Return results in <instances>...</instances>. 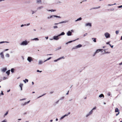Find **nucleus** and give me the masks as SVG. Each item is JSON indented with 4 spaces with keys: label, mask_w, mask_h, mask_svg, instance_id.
Segmentation results:
<instances>
[{
    "label": "nucleus",
    "mask_w": 122,
    "mask_h": 122,
    "mask_svg": "<svg viewBox=\"0 0 122 122\" xmlns=\"http://www.w3.org/2000/svg\"><path fill=\"white\" fill-rule=\"evenodd\" d=\"M65 34V33H64V32H62L61 34H60L59 35H58V36H60L62 35H64Z\"/></svg>",
    "instance_id": "obj_22"
},
{
    "label": "nucleus",
    "mask_w": 122,
    "mask_h": 122,
    "mask_svg": "<svg viewBox=\"0 0 122 122\" xmlns=\"http://www.w3.org/2000/svg\"><path fill=\"white\" fill-rule=\"evenodd\" d=\"M92 40H93V41L94 42H96V38H92Z\"/></svg>",
    "instance_id": "obj_24"
},
{
    "label": "nucleus",
    "mask_w": 122,
    "mask_h": 122,
    "mask_svg": "<svg viewBox=\"0 0 122 122\" xmlns=\"http://www.w3.org/2000/svg\"><path fill=\"white\" fill-rule=\"evenodd\" d=\"M1 95H4V93H3V91H1Z\"/></svg>",
    "instance_id": "obj_44"
},
{
    "label": "nucleus",
    "mask_w": 122,
    "mask_h": 122,
    "mask_svg": "<svg viewBox=\"0 0 122 122\" xmlns=\"http://www.w3.org/2000/svg\"><path fill=\"white\" fill-rule=\"evenodd\" d=\"M64 98V97H61L60 100H62Z\"/></svg>",
    "instance_id": "obj_41"
},
{
    "label": "nucleus",
    "mask_w": 122,
    "mask_h": 122,
    "mask_svg": "<svg viewBox=\"0 0 122 122\" xmlns=\"http://www.w3.org/2000/svg\"><path fill=\"white\" fill-rule=\"evenodd\" d=\"M59 100H58L56 102H55V103L56 104H58V102H59Z\"/></svg>",
    "instance_id": "obj_52"
},
{
    "label": "nucleus",
    "mask_w": 122,
    "mask_h": 122,
    "mask_svg": "<svg viewBox=\"0 0 122 122\" xmlns=\"http://www.w3.org/2000/svg\"><path fill=\"white\" fill-rule=\"evenodd\" d=\"M43 8V7L42 6H39L37 8V10H40L42 9V8Z\"/></svg>",
    "instance_id": "obj_13"
},
{
    "label": "nucleus",
    "mask_w": 122,
    "mask_h": 122,
    "mask_svg": "<svg viewBox=\"0 0 122 122\" xmlns=\"http://www.w3.org/2000/svg\"><path fill=\"white\" fill-rule=\"evenodd\" d=\"M119 31H116L115 32L116 33V34L117 35L119 33Z\"/></svg>",
    "instance_id": "obj_39"
},
{
    "label": "nucleus",
    "mask_w": 122,
    "mask_h": 122,
    "mask_svg": "<svg viewBox=\"0 0 122 122\" xmlns=\"http://www.w3.org/2000/svg\"><path fill=\"white\" fill-rule=\"evenodd\" d=\"M37 72H42V71H40L39 70H37Z\"/></svg>",
    "instance_id": "obj_47"
},
{
    "label": "nucleus",
    "mask_w": 122,
    "mask_h": 122,
    "mask_svg": "<svg viewBox=\"0 0 122 122\" xmlns=\"http://www.w3.org/2000/svg\"><path fill=\"white\" fill-rule=\"evenodd\" d=\"M58 3H61V1H59L58 2Z\"/></svg>",
    "instance_id": "obj_62"
},
{
    "label": "nucleus",
    "mask_w": 122,
    "mask_h": 122,
    "mask_svg": "<svg viewBox=\"0 0 122 122\" xmlns=\"http://www.w3.org/2000/svg\"><path fill=\"white\" fill-rule=\"evenodd\" d=\"M30 102V100H29V101H28L27 102H25L24 103H22L21 104V105L22 106H25L27 104H28Z\"/></svg>",
    "instance_id": "obj_11"
},
{
    "label": "nucleus",
    "mask_w": 122,
    "mask_h": 122,
    "mask_svg": "<svg viewBox=\"0 0 122 122\" xmlns=\"http://www.w3.org/2000/svg\"><path fill=\"white\" fill-rule=\"evenodd\" d=\"M72 32L70 31H68L67 33V35L68 36H71V35Z\"/></svg>",
    "instance_id": "obj_10"
},
{
    "label": "nucleus",
    "mask_w": 122,
    "mask_h": 122,
    "mask_svg": "<svg viewBox=\"0 0 122 122\" xmlns=\"http://www.w3.org/2000/svg\"><path fill=\"white\" fill-rule=\"evenodd\" d=\"M26 24H24V25L22 24L20 26L21 27H23V26H26Z\"/></svg>",
    "instance_id": "obj_42"
},
{
    "label": "nucleus",
    "mask_w": 122,
    "mask_h": 122,
    "mask_svg": "<svg viewBox=\"0 0 122 122\" xmlns=\"http://www.w3.org/2000/svg\"><path fill=\"white\" fill-rule=\"evenodd\" d=\"M47 10L48 11H51V12H52L55 11H56V10H55L53 9L51 10Z\"/></svg>",
    "instance_id": "obj_15"
},
{
    "label": "nucleus",
    "mask_w": 122,
    "mask_h": 122,
    "mask_svg": "<svg viewBox=\"0 0 122 122\" xmlns=\"http://www.w3.org/2000/svg\"><path fill=\"white\" fill-rule=\"evenodd\" d=\"M76 40H73V41H69L68 42L66 43V44H67L68 43H71L72 42V41H76Z\"/></svg>",
    "instance_id": "obj_30"
},
{
    "label": "nucleus",
    "mask_w": 122,
    "mask_h": 122,
    "mask_svg": "<svg viewBox=\"0 0 122 122\" xmlns=\"http://www.w3.org/2000/svg\"><path fill=\"white\" fill-rule=\"evenodd\" d=\"M31 40L32 41L35 40V41H38L39 40V39L37 38H35L31 39Z\"/></svg>",
    "instance_id": "obj_17"
},
{
    "label": "nucleus",
    "mask_w": 122,
    "mask_h": 122,
    "mask_svg": "<svg viewBox=\"0 0 122 122\" xmlns=\"http://www.w3.org/2000/svg\"><path fill=\"white\" fill-rule=\"evenodd\" d=\"M96 107H95L94 108H93L92 109V111L96 109Z\"/></svg>",
    "instance_id": "obj_43"
},
{
    "label": "nucleus",
    "mask_w": 122,
    "mask_h": 122,
    "mask_svg": "<svg viewBox=\"0 0 122 122\" xmlns=\"http://www.w3.org/2000/svg\"><path fill=\"white\" fill-rule=\"evenodd\" d=\"M6 122V121L5 120H4L3 121L1 122Z\"/></svg>",
    "instance_id": "obj_58"
},
{
    "label": "nucleus",
    "mask_w": 122,
    "mask_h": 122,
    "mask_svg": "<svg viewBox=\"0 0 122 122\" xmlns=\"http://www.w3.org/2000/svg\"><path fill=\"white\" fill-rule=\"evenodd\" d=\"M6 78L5 77H4L3 78V80H5Z\"/></svg>",
    "instance_id": "obj_63"
},
{
    "label": "nucleus",
    "mask_w": 122,
    "mask_h": 122,
    "mask_svg": "<svg viewBox=\"0 0 122 122\" xmlns=\"http://www.w3.org/2000/svg\"><path fill=\"white\" fill-rule=\"evenodd\" d=\"M85 26H89L91 27L92 26V24L91 23H86L85 25Z\"/></svg>",
    "instance_id": "obj_6"
},
{
    "label": "nucleus",
    "mask_w": 122,
    "mask_h": 122,
    "mask_svg": "<svg viewBox=\"0 0 122 122\" xmlns=\"http://www.w3.org/2000/svg\"><path fill=\"white\" fill-rule=\"evenodd\" d=\"M104 35L106 38H108L110 37V34L107 32L105 33L104 34Z\"/></svg>",
    "instance_id": "obj_3"
},
{
    "label": "nucleus",
    "mask_w": 122,
    "mask_h": 122,
    "mask_svg": "<svg viewBox=\"0 0 122 122\" xmlns=\"http://www.w3.org/2000/svg\"><path fill=\"white\" fill-rule=\"evenodd\" d=\"M93 112V111H92V110H91L89 112V113L91 115L92 114Z\"/></svg>",
    "instance_id": "obj_31"
},
{
    "label": "nucleus",
    "mask_w": 122,
    "mask_h": 122,
    "mask_svg": "<svg viewBox=\"0 0 122 122\" xmlns=\"http://www.w3.org/2000/svg\"><path fill=\"white\" fill-rule=\"evenodd\" d=\"M31 11H32V14H33L34 13H35L36 12V11L32 10Z\"/></svg>",
    "instance_id": "obj_34"
},
{
    "label": "nucleus",
    "mask_w": 122,
    "mask_h": 122,
    "mask_svg": "<svg viewBox=\"0 0 122 122\" xmlns=\"http://www.w3.org/2000/svg\"><path fill=\"white\" fill-rule=\"evenodd\" d=\"M0 55H1V57L2 59H4V57L3 52H1L0 54Z\"/></svg>",
    "instance_id": "obj_9"
},
{
    "label": "nucleus",
    "mask_w": 122,
    "mask_h": 122,
    "mask_svg": "<svg viewBox=\"0 0 122 122\" xmlns=\"http://www.w3.org/2000/svg\"><path fill=\"white\" fill-rule=\"evenodd\" d=\"M120 113V112H118V113L117 114H116V116H117Z\"/></svg>",
    "instance_id": "obj_57"
},
{
    "label": "nucleus",
    "mask_w": 122,
    "mask_h": 122,
    "mask_svg": "<svg viewBox=\"0 0 122 122\" xmlns=\"http://www.w3.org/2000/svg\"><path fill=\"white\" fill-rule=\"evenodd\" d=\"M118 8H121L122 7V5H121V6H118Z\"/></svg>",
    "instance_id": "obj_51"
},
{
    "label": "nucleus",
    "mask_w": 122,
    "mask_h": 122,
    "mask_svg": "<svg viewBox=\"0 0 122 122\" xmlns=\"http://www.w3.org/2000/svg\"><path fill=\"white\" fill-rule=\"evenodd\" d=\"M53 92H50V94H52V93H53Z\"/></svg>",
    "instance_id": "obj_56"
},
{
    "label": "nucleus",
    "mask_w": 122,
    "mask_h": 122,
    "mask_svg": "<svg viewBox=\"0 0 122 122\" xmlns=\"http://www.w3.org/2000/svg\"><path fill=\"white\" fill-rule=\"evenodd\" d=\"M68 22V20H65L64 21H62L61 22H59L58 23H55L54 24L55 25H58L59 24H60L63 23H66Z\"/></svg>",
    "instance_id": "obj_5"
},
{
    "label": "nucleus",
    "mask_w": 122,
    "mask_h": 122,
    "mask_svg": "<svg viewBox=\"0 0 122 122\" xmlns=\"http://www.w3.org/2000/svg\"><path fill=\"white\" fill-rule=\"evenodd\" d=\"M5 56L6 57H9L10 56L8 54H7L5 55Z\"/></svg>",
    "instance_id": "obj_37"
},
{
    "label": "nucleus",
    "mask_w": 122,
    "mask_h": 122,
    "mask_svg": "<svg viewBox=\"0 0 122 122\" xmlns=\"http://www.w3.org/2000/svg\"><path fill=\"white\" fill-rule=\"evenodd\" d=\"M30 23H29L28 24H27L26 25L27 26H28L29 25H30Z\"/></svg>",
    "instance_id": "obj_55"
},
{
    "label": "nucleus",
    "mask_w": 122,
    "mask_h": 122,
    "mask_svg": "<svg viewBox=\"0 0 122 122\" xmlns=\"http://www.w3.org/2000/svg\"><path fill=\"white\" fill-rule=\"evenodd\" d=\"M46 94V93L43 94V95H41V96H39V97H38V98H39L41 97H42V96H44V95H45V94Z\"/></svg>",
    "instance_id": "obj_40"
},
{
    "label": "nucleus",
    "mask_w": 122,
    "mask_h": 122,
    "mask_svg": "<svg viewBox=\"0 0 122 122\" xmlns=\"http://www.w3.org/2000/svg\"><path fill=\"white\" fill-rule=\"evenodd\" d=\"M43 61L41 60H39L38 62V64L39 65H41L44 62Z\"/></svg>",
    "instance_id": "obj_12"
},
{
    "label": "nucleus",
    "mask_w": 122,
    "mask_h": 122,
    "mask_svg": "<svg viewBox=\"0 0 122 122\" xmlns=\"http://www.w3.org/2000/svg\"><path fill=\"white\" fill-rule=\"evenodd\" d=\"M29 41H28L26 40H25L23 41L20 44V45L21 46H26L28 45V43Z\"/></svg>",
    "instance_id": "obj_2"
},
{
    "label": "nucleus",
    "mask_w": 122,
    "mask_h": 122,
    "mask_svg": "<svg viewBox=\"0 0 122 122\" xmlns=\"http://www.w3.org/2000/svg\"><path fill=\"white\" fill-rule=\"evenodd\" d=\"M9 43V42L8 41H1L0 42V44H2L3 43Z\"/></svg>",
    "instance_id": "obj_20"
},
{
    "label": "nucleus",
    "mask_w": 122,
    "mask_h": 122,
    "mask_svg": "<svg viewBox=\"0 0 122 122\" xmlns=\"http://www.w3.org/2000/svg\"><path fill=\"white\" fill-rule=\"evenodd\" d=\"M67 116H68V115H67V114H66L65 115L61 117V118H60V119L61 120L62 119L64 118L65 117Z\"/></svg>",
    "instance_id": "obj_14"
},
{
    "label": "nucleus",
    "mask_w": 122,
    "mask_h": 122,
    "mask_svg": "<svg viewBox=\"0 0 122 122\" xmlns=\"http://www.w3.org/2000/svg\"><path fill=\"white\" fill-rule=\"evenodd\" d=\"M110 53V52H105V53L106 54H109Z\"/></svg>",
    "instance_id": "obj_53"
},
{
    "label": "nucleus",
    "mask_w": 122,
    "mask_h": 122,
    "mask_svg": "<svg viewBox=\"0 0 122 122\" xmlns=\"http://www.w3.org/2000/svg\"><path fill=\"white\" fill-rule=\"evenodd\" d=\"M82 46L81 44H79L77 45L72 48V49H76L78 48H79Z\"/></svg>",
    "instance_id": "obj_4"
},
{
    "label": "nucleus",
    "mask_w": 122,
    "mask_h": 122,
    "mask_svg": "<svg viewBox=\"0 0 122 122\" xmlns=\"http://www.w3.org/2000/svg\"><path fill=\"white\" fill-rule=\"evenodd\" d=\"M53 28L54 29L57 28H58V26L56 25H55L53 26Z\"/></svg>",
    "instance_id": "obj_38"
},
{
    "label": "nucleus",
    "mask_w": 122,
    "mask_h": 122,
    "mask_svg": "<svg viewBox=\"0 0 122 122\" xmlns=\"http://www.w3.org/2000/svg\"><path fill=\"white\" fill-rule=\"evenodd\" d=\"M59 36H58V35L57 36H54L53 37V39L56 40H58L59 39Z\"/></svg>",
    "instance_id": "obj_8"
},
{
    "label": "nucleus",
    "mask_w": 122,
    "mask_h": 122,
    "mask_svg": "<svg viewBox=\"0 0 122 122\" xmlns=\"http://www.w3.org/2000/svg\"><path fill=\"white\" fill-rule=\"evenodd\" d=\"M91 115L89 114V113H87V114L86 116V117H88L90 115Z\"/></svg>",
    "instance_id": "obj_33"
},
{
    "label": "nucleus",
    "mask_w": 122,
    "mask_h": 122,
    "mask_svg": "<svg viewBox=\"0 0 122 122\" xmlns=\"http://www.w3.org/2000/svg\"><path fill=\"white\" fill-rule=\"evenodd\" d=\"M14 69L12 68L11 69V71L12 73H13L14 72Z\"/></svg>",
    "instance_id": "obj_36"
},
{
    "label": "nucleus",
    "mask_w": 122,
    "mask_h": 122,
    "mask_svg": "<svg viewBox=\"0 0 122 122\" xmlns=\"http://www.w3.org/2000/svg\"><path fill=\"white\" fill-rule=\"evenodd\" d=\"M45 38L46 39H48V37H45Z\"/></svg>",
    "instance_id": "obj_64"
},
{
    "label": "nucleus",
    "mask_w": 122,
    "mask_h": 122,
    "mask_svg": "<svg viewBox=\"0 0 122 122\" xmlns=\"http://www.w3.org/2000/svg\"><path fill=\"white\" fill-rule=\"evenodd\" d=\"M110 42H108L106 43V44H108L109 45V44H110L109 43Z\"/></svg>",
    "instance_id": "obj_54"
},
{
    "label": "nucleus",
    "mask_w": 122,
    "mask_h": 122,
    "mask_svg": "<svg viewBox=\"0 0 122 122\" xmlns=\"http://www.w3.org/2000/svg\"><path fill=\"white\" fill-rule=\"evenodd\" d=\"M51 57H49V58H47V60H45L44 61V62H46V61H47V60H49L50 59H51Z\"/></svg>",
    "instance_id": "obj_32"
},
{
    "label": "nucleus",
    "mask_w": 122,
    "mask_h": 122,
    "mask_svg": "<svg viewBox=\"0 0 122 122\" xmlns=\"http://www.w3.org/2000/svg\"><path fill=\"white\" fill-rule=\"evenodd\" d=\"M107 95L108 96H110V92H108L107 94Z\"/></svg>",
    "instance_id": "obj_50"
},
{
    "label": "nucleus",
    "mask_w": 122,
    "mask_h": 122,
    "mask_svg": "<svg viewBox=\"0 0 122 122\" xmlns=\"http://www.w3.org/2000/svg\"><path fill=\"white\" fill-rule=\"evenodd\" d=\"M87 35V33H85V34H84L83 35V36L84 37H85V36H86Z\"/></svg>",
    "instance_id": "obj_48"
},
{
    "label": "nucleus",
    "mask_w": 122,
    "mask_h": 122,
    "mask_svg": "<svg viewBox=\"0 0 122 122\" xmlns=\"http://www.w3.org/2000/svg\"><path fill=\"white\" fill-rule=\"evenodd\" d=\"M115 112H119V110L118 108H116L115 109Z\"/></svg>",
    "instance_id": "obj_19"
},
{
    "label": "nucleus",
    "mask_w": 122,
    "mask_h": 122,
    "mask_svg": "<svg viewBox=\"0 0 122 122\" xmlns=\"http://www.w3.org/2000/svg\"><path fill=\"white\" fill-rule=\"evenodd\" d=\"M8 113V111H7L6 112V113L4 114V117H5V116L7 115Z\"/></svg>",
    "instance_id": "obj_35"
},
{
    "label": "nucleus",
    "mask_w": 122,
    "mask_h": 122,
    "mask_svg": "<svg viewBox=\"0 0 122 122\" xmlns=\"http://www.w3.org/2000/svg\"><path fill=\"white\" fill-rule=\"evenodd\" d=\"M109 45L110 46H111V47L112 48H113V45L111 46V44H109Z\"/></svg>",
    "instance_id": "obj_45"
},
{
    "label": "nucleus",
    "mask_w": 122,
    "mask_h": 122,
    "mask_svg": "<svg viewBox=\"0 0 122 122\" xmlns=\"http://www.w3.org/2000/svg\"><path fill=\"white\" fill-rule=\"evenodd\" d=\"M99 97L100 98H101L102 97L104 98V96L103 94H102L99 96Z\"/></svg>",
    "instance_id": "obj_18"
},
{
    "label": "nucleus",
    "mask_w": 122,
    "mask_h": 122,
    "mask_svg": "<svg viewBox=\"0 0 122 122\" xmlns=\"http://www.w3.org/2000/svg\"><path fill=\"white\" fill-rule=\"evenodd\" d=\"M10 70H9L6 72V73L8 75H9L10 73Z\"/></svg>",
    "instance_id": "obj_23"
},
{
    "label": "nucleus",
    "mask_w": 122,
    "mask_h": 122,
    "mask_svg": "<svg viewBox=\"0 0 122 122\" xmlns=\"http://www.w3.org/2000/svg\"><path fill=\"white\" fill-rule=\"evenodd\" d=\"M23 81L25 83H26V81L27 82H28V79H25V80H23Z\"/></svg>",
    "instance_id": "obj_29"
},
{
    "label": "nucleus",
    "mask_w": 122,
    "mask_h": 122,
    "mask_svg": "<svg viewBox=\"0 0 122 122\" xmlns=\"http://www.w3.org/2000/svg\"><path fill=\"white\" fill-rule=\"evenodd\" d=\"M26 99L25 98H23V99H20V101H22V100H25Z\"/></svg>",
    "instance_id": "obj_46"
},
{
    "label": "nucleus",
    "mask_w": 122,
    "mask_h": 122,
    "mask_svg": "<svg viewBox=\"0 0 122 122\" xmlns=\"http://www.w3.org/2000/svg\"><path fill=\"white\" fill-rule=\"evenodd\" d=\"M23 84L21 83H20L19 85V86L20 88V90L21 91L22 90V87L23 86Z\"/></svg>",
    "instance_id": "obj_16"
},
{
    "label": "nucleus",
    "mask_w": 122,
    "mask_h": 122,
    "mask_svg": "<svg viewBox=\"0 0 122 122\" xmlns=\"http://www.w3.org/2000/svg\"><path fill=\"white\" fill-rule=\"evenodd\" d=\"M8 50H9L8 49H6L4 50V51H6Z\"/></svg>",
    "instance_id": "obj_61"
},
{
    "label": "nucleus",
    "mask_w": 122,
    "mask_h": 122,
    "mask_svg": "<svg viewBox=\"0 0 122 122\" xmlns=\"http://www.w3.org/2000/svg\"><path fill=\"white\" fill-rule=\"evenodd\" d=\"M82 20V18L81 17H80L79 18L77 19L75 21H78L81 20Z\"/></svg>",
    "instance_id": "obj_21"
},
{
    "label": "nucleus",
    "mask_w": 122,
    "mask_h": 122,
    "mask_svg": "<svg viewBox=\"0 0 122 122\" xmlns=\"http://www.w3.org/2000/svg\"><path fill=\"white\" fill-rule=\"evenodd\" d=\"M101 51V50L100 49H98L96 51H95V52L97 53H98L100 51Z\"/></svg>",
    "instance_id": "obj_25"
},
{
    "label": "nucleus",
    "mask_w": 122,
    "mask_h": 122,
    "mask_svg": "<svg viewBox=\"0 0 122 122\" xmlns=\"http://www.w3.org/2000/svg\"><path fill=\"white\" fill-rule=\"evenodd\" d=\"M7 70V69L6 68H4L2 70V71L3 72H5Z\"/></svg>",
    "instance_id": "obj_27"
},
{
    "label": "nucleus",
    "mask_w": 122,
    "mask_h": 122,
    "mask_svg": "<svg viewBox=\"0 0 122 122\" xmlns=\"http://www.w3.org/2000/svg\"><path fill=\"white\" fill-rule=\"evenodd\" d=\"M96 53H96V52H95L93 54V56H94L95 55H96Z\"/></svg>",
    "instance_id": "obj_49"
},
{
    "label": "nucleus",
    "mask_w": 122,
    "mask_h": 122,
    "mask_svg": "<svg viewBox=\"0 0 122 122\" xmlns=\"http://www.w3.org/2000/svg\"><path fill=\"white\" fill-rule=\"evenodd\" d=\"M10 90L9 89V90H8L7 91V92H10Z\"/></svg>",
    "instance_id": "obj_60"
},
{
    "label": "nucleus",
    "mask_w": 122,
    "mask_h": 122,
    "mask_svg": "<svg viewBox=\"0 0 122 122\" xmlns=\"http://www.w3.org/2000/svg\"><path fill=\"white\" fill-rule=\"evenodd\" d=\"M56 17V18H61V17L59 16H58L56 15H50V16H48L47 17V19H50L51 18H53V17Z\"/></svg>",
    "instance_id": "obj_1"
},
{
    "label": "nucleus",
    "mask_w": 122,
    "mask_h": 122,
    "mask_svg": "<svg viewBox=\"0 0 122 122\" xmlns=\"http://www.w3.org/2000/svg\"><path fill=\"white\" fill-rule=\"evenodd\" d=\"M100 6H99L98 7H94V8H93L92 9H91H91H98V8H100Z\"/></svg>",
    "instance_id": "obj_26"
},
{
    "label": "nucleus",
    "mask_w": 122,
    "mask_h": 122,
    "mask_svg": "<svg viewBox=\"0 0 122 122\" xmlns=\"http://www.w3.org/2000/svg\"><path fill=\"white\" fill-rule=\"evenodd\" d=\"M38 3H41V0H37L36 1Z\"/></svg>",
    "instance_id": "obj_28"
},
{
    "label": "nucleus",
    "mask_w": 122,
    "mask_h": 122,
    "mask_svg": "<svg viewBox=\"0 0 122 122\" xmlns=\"http://www.w3.org/2000/svg\"><path fill=\"white\" fill-rule=\"evenodd\" d=\"M27 60L29 62H30L32 61V58L31 57H28Z\"/></svg>",
    "instance_id": "obj_7"
},
{
    "label": "nucleus",
    "mask_w": 122,
    "mask_h": 122,
    "mask_svg": "<svg viewBox=\"0 0 122 122\" xmlns=\"http://www.w3.org/2000/svg\"><path fill=\"white\" fill-rule=\"evenodd\" d=\"M119 65H122V62L119 63Z\"/></svg>",
    "instance_id": "obj_59"
}]
</instances>
